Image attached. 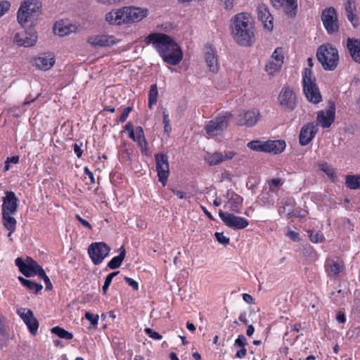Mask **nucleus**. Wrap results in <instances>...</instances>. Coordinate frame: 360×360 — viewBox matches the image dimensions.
I'll use <instances>...</instances> for the list:
<instances>
[{"label": "nucleus", "instance_id": "f257e3e1", "mask_svg": "<svg viewBox=\"0 0 360 360\" xmlns=\"http://www.w3.org/2000/svg\"><path fill=\"white\" fill-rule=\"evenodd\" d=\"M145 41L146 44H152L162 60L169 65H176L183 58L180 46L166 34L151 33Z\"/></svg>", "mask_w": 360, "mask_h": 360}, {"label": "nucleus", "instance_id": "f03ea898", "mask_svg": "<svg viewBox=\"0 0 360 360\" xmlns=\"http://www.w3.org/2000/svg\"><path fill=\"white\" fill-rule=\"evenodd\" d=\"M231 34L234 41L243 46H250L255 42V21L248 13H240L231 20Z\"/></svg>", "mask_w": 360, "mask_h": 360}, {"label": "nucleus", "instance_id": "7ed1b4c3", "mask_svg": "<svg viewBox=\"0 0 360 360\" xmlns=\"http://www.w3.org/2000/svg\"><path fill=\"white\" fill-rule=\"evenodd\" d=\"M316 57L323 68L327 71L334 70L340 59L338 49L330 44L321 45L317 49Z\"/></svg>", "mask_w": 360, "mask_h": 360}, {"label": "nucleus", "instance_id": "20e7f679", "mask_svg": "<svg viewBox=\"0 0 360 360\" xmlns=\"http://www.w3.org/2000/svg\"><path fill=\"white\" fill-rule=\"evenodd\" d=\"M41 4L39 0H24L18 11L17 18L18 22L25 25L27 22H32L41 13Z\"/></svg>", "mask_w": 360, "mask_h": 360}, {"label": "nucleus", "instance_id": "39448f33", "mask_svg": "<svg viewBox=\"0 0 360 360\" xmlns=\"http://www.w3.org/2000/svg\"><path fill=\"white\" fill-rule=\"evenodd\" d=\"M315 82L311 68H304L302 73L304 93L310 102L318 103L321 101V96Z\"/></svg>", "mask_w": 360, "mask_h": 360}, {"label": "nucleus", "instance_id": "423d86ee", "mask_svg": "<svg viewBox=\"0 0 360 360\" xmlns=\"http://www.w3.org/2000/svg\"><path fill=\"white\" fill-rule=\"evenodd\" d=\"M232 117V114L229 112H223L219 114L207 124L205 127L207 134L210 137L220 134L227 128L229 122Z\"/></svg>", "mask_w": 360, "mask_h": 360}, {"label": "nucleus", "instance_id": "0eeeda50", "mask_svg": "<svg viewBox=\"0 0 360 360\" xmlns=\"http://www.w3.org/2000/svg\"><path fill=\"white\" fill-rule=\"evenodd\" d=\"M15 265L19 268L20 271L26 277H31L34 275L39 276V273L44 271L42 267L39 265L32 258L27 257L23 261L20 257L15 260Z\"/></svg>", "mask_w": 360, "mask_h": 360}, {"label": "nucleus", "instance_id": "6e6552de", "mask_svg": "<svg viewBox=\"0 0 360 360\" xmlns=\"http://www.w3.org/2000/svg\"><path fill=\"white\" fill-rule=\"evenodd\" d=\"M110 248L105 243H91L88 248V253L92 262L98 265L109 255Z\"/></svg>", "mask_w": 360, "mask_h": 360}, {"label": "nucleus", "instance_id": "1a4fd4ad", "mask_svg": "<svg viewBox=\"0 0 360 360\" xmlns=\"http://www.w3.org/2000/svg\"><path fill=\"white\" fill-rule=\"evenodd\" d=\"M155 160L158 179L165 186L169 176V158L167 154L157 153Z\"/></svg>", "mask_w": 360, "mask_h": 360}, {"label": "nucleus", "instance_id": "9d476101", "mask_svg": "<svg viewBox=\"0 0 360 360\" xmlns=\"http://www.w3.org/2000/svg\"><path fill=\"white\" fill-rule=\"evenodd\" d=\"M279 105L285 110L292 111L297 104V98L294 91L288 86H283L278 97Z\"/></svg>", "mask_w": 360, "mask_h": 360}, {"label": "nucleus", "instance_id": "9b49d317", "mask_svg": "<svg viewBox=\"0 0 360 360\" xmlns=\"http://www.w3.org/2000/svg\"><path fill=\"white\" fill-rule=\"evenodd\" d=\"M219 216L226 226L233 229H243L249 225V221L246 219L230 212L220 210Z\"/></svg>", "mask_w": 360, "mask_h": 360}, {"label": "nucleus", "instance_id": "f8f14e48", "mask_svg": "<svg viewBox=\"0 0 360 360\" xmlns=\"http://www.w3.org/2000/svg\"><path fill=\"white\" fill-rule=\"evenodd\" d=\"M321 19L323 25L330 34L338 32L339 29L338 16L333 8H328L322 12Z\"/></svg>", "mask_w": 360, "mask_h": 360}, {"label": "nucleus", "instance_id": "ddd939ff", "mask_svg": "<svg viewBox=\"0 0 360 360\" xmlns=\"http://www.w3.org/2000/svg\"><path fill=\"white\" fill-rule=\"evenodd\" d=\"M236 156L233 150L215 151L207 153L205 155V162L210 166H215L223 162L232 160Z\"/></svg>", "mask_w": 360, "mask_h": 360}, {"label": "nucleus", "instance_id": "4468645a", "mask_svg": "<svg viewBox=\"0 0 360 360\" xmlns=\"http://www.w3.org/2000/svg\"><path fill=\"white\" fill-rule=\"evenodd\" d=\"M270 3L274 8L283 11L290 18L296 15L297 0H270Z\"/></svg>", "mask_w": 360, "mask_h": 360}, {"label": "nucleus", "instance_id": "2eb2a0df", "mask_svg": "<svg viewBox=\"0 0 360 360\" xmlns=\"http://www.w3.org/2000/svg\"><path fill=\"white\" fill-rule=\"evenodd\" d=\"M16 312L27 326L30 333L35 335L38 330L39 323L33 312L29 309L22 307L18 309Z\"/></svg>", "mask_w": 360, "mask_h": 360}, {"label": "nucleus", "instance_id": "dca6fc26", "mask_svg": "<svg viewBox=\"0 0 360 360\" xmlns=\"http://www.w3.org/2000/svg\"><path fill=\"white\" fill-rule=\"evenodd\" d=\"M335 116V107L333 104L328 109L320 110L317 113V124L323 128H328L334 122Z\"/></svg>", "mask_w": 360, "mask_h": 360}, {"label": "nucleus", "instance_id": "f3484780", "mask_svg": "<svg viewBox=\"0 0 360 360\" xmlns=\"http://www.w3.org/2000/svg\"><path fill=\"white\" fill-rule=\"evenodd\" d=\"M259 111L258 109L253 108L241 112L238 117V123L240 125L246 127H252L256 124L259 119Z\"/></svg>", "mask_w": 360, "mask_h": 360}, {"label": "nucleus", "instance_id": "a211bd4d", "mask_svg": "<svg viewBox=\"0 0 360 360\" xmlns=\"http://www.w3.org/2000/svg\"><path fill=\"white\" fill-rule=\"evenodd\" d=\"M18 198L13 191H6L3 198L2 214H13L18 207Z\"/></svg>", "mask_w": 360, "mask_h": 360}, {"label": "nucleus", "instance_id": "6ab92c4d", "mask_svg": "<svg viewBox=\"0 0 360 360\" xmlns=\"http://www.w3.org/2000/svg\"><path fill=\"white\" fill-rule=\"evenodd\" d=\"M205 60L210 72L216 73L219 71V63L215 48L210 45L205 46Z\"/></svg>", "mask_w": 360, "mask_h": 360}, {"label": "nucleus", "instance_id": "aec40b11", "mask_svg": "<svg viewBox=\"0 0 360 360\" xmlns=\"http://www.w3.org/2000/svg\"><path fill=\"white\" fill-rule=\"evenodd\" d=\"M318 131L316 125L310 122L304 125L300 132L299 142L301 146H307L315 136Z\"/></svg>", "mask_w": 360, "mask_h": 360}, {"label": "nucleus", "instance_id": "412c9836", "mask_svg": "<svg viewBox=\"0 0 360 360\" xmlns=\"http://www.w3.org/2000/svg\"><path fill=\"white\" fill-rule=\"evenodd\" d=\"M105 20L110 25H120L127 23L125 7L112 10L105 15Z\"/></svg>", "mask_w": 360, "mask_h": 360}, {"label": "nucleus", "instance_id": "4be33fe9", "mask_svg": "<svg viewBox=\"0 0 360 360\" xmlns=\"http://www.w3.org/2000/svg\"><path fill=\"white\" fill-rule=\"evenodd\" d=\"M87 42L93 46H110L117 43L112 35L98 34L88 38Z\"/></svg>", "mask_w": 360, "mask_h": 360}, {"label": "nucleus", "instance_id": "5701e85b", "mask_svg": "<svg viewBox=\"0 0 360 360\" xmlns=\"http://www.w3.org/2000/svg\"><path fill=\"white\" fill-rule=\"evenodd\" d=\"M258 18L264 24V27L268 30L273 29V17L266 4H261L257 7Z\"/></svg>", "mask_w": 360, "mask_h": 360}, {"label": "nucleus", "instance_id": "b1692460", "mask_svg": "<svg viewBox=\"0 0 360 360\" xmlns=\"http://www.w3.org/2000/svg\"><path fill=\"white\" fill-rule=\"evenodd\" d=\"M127 23L139 22L148 15V10L139 7H125Z\"/></svg>", "mask_w": 360, "mask_h": 360}, {"label": "nucleus", "instance_id": "393cba45", "mask_svg": "<svg viewBox=\"0 0 360 360\" xmlns=\"http://www.w3.org/2000/svg\"><path fill=\"white\" fill-rule=\"evenodd\" d=\"M37 41V35L34 32H23L15 36V41L19 46L29 47L34 45Z\"/></svg>", "mask_w": 360, "mask_h": 360}, {"label": "nucleus", "instance_id": "a878e982", "mask_svg": "<svg viewBox=\"0 0 360 360\" xmlns=\"http://www.w3.org/2000/svg\"><path fill=\"white\" fill-rule=\"evenodd\" d=\"M76 30V25L63 20L57 22L53 27L54 33L60 37L67 36L72 32H75Z\"/></svg>", "mask_w": 360, "mask_h": 360}, {"label": "nucleus", "instance_id": "bb28decb", "mask_svg": "<svg viewBox=\"0 0 360 360\" xmlns=\"http://www.w3.org/2000/svg\"><path fill=\"white\" fill-rule=\"evenodd\" d=\"M347 47L352 58L358 63H360V39L347 38Z\"/></svg>", "mask_w": 360, "mask_h": 360}, {"label": "nucleus", "instance_id": "cd10ccee", "mask_svg": "<svg viewBox=\"0 0 360 360\" xmlns=\"http://www.w3.org/2000/svg\"><path fill=\"white\" fill-rule=\"evenodd\" d=\"M356 9L354 2L350 0L346 2L345 5L346 16L354 27H356L359 25V18L356 14Z\"/></svg>", "mask_w": 360, "mask_h": 360}, {"label": "nucleus", "instance_id": "c85d7f7f", "mask_svg": "<svg viewBox=\"0 0 360 360\" xmlns=\"http://www.w3.org/2000/svg\"><path fill=\"white\" fill-rule=\"evenodd\" d=\"M55 64V59L51 56L41 55L34 59V65L39 70H48Z\"/></svg>", "mask_w": 360, "mask_h": 360}, {"label": "nucleus", "instance_id": "c756f323", "mask_svg": "<svg viewBox=\"0 0 360 360\" xmlns=\"http://www.w3.org/2000/svg\"><path fill=\"white\" fill-rule=\"evenodd\" d=\"M266 153L279 154L284 150L286 143L283 140H268L266 141Z\"/></svg>", "mask_w": 360, "mask_h": 360}, {"label": "nucleus", "instance_id": "7c9ffc66", "mask_svg": "<svg viewBox=\"0 0 360 360\" xmlns=\"http://www.w3.org/2000/svg\"><path fill=\"white\" fill-rule=\"evenodd\" d=\"M243 199L237 194H232L227 201L225 207L236 213H240Z\"/></svg>", "mask_w": 360, "mask_h": 360}, {"label": "nucleus", "instance_id": "2f4dec72", "mask_svg": "<svg viewBox=\"0 0 360 360\" xmlns=\"http://www.w3.org/2000/svg\"><path fill=\"white\" fill-rule=\"evenodd\" d=\"M120 255L114 257L108 264V266L111 269H115L120 267L125 257L126 250L123 246L120 248Z\"/></svg>", "mask_w": 360, "mask_h": 360}, {"label": "nucleus", "instance_id": "473e14b6", "mask_svg": "<svg viewBox=\"0 0 360 360\" xmlns=\"http://www.w3.org/2000/svg\"><path fill=\"white\" fill-rule=\"evenodd\" d=\"M4 225L9 231L8 236L10 237L15 229L16 220L11 214H2Z\"/></svg>", "mask_w": 360, "mask_h": 360}, {"label": "nucleus", "instance_id": "72a5a7b5", "mask_svg": "<svg viewBox=\"0 0 360 360\" xmlns=\"http://www.w3.org/2000/svg\"><path fill=\"white\" fill-rule=\"evenodd\" d=\"M20 283L29 290H34L35 293H38L42 289V285L32 281L27 280L21 276L18 277Z\"/></svg>", "mask_w": 360, "mask_h": 360}, {"label": "nucleus", "instance_id": "f704fd0d", "mask_svg": "<svg viewBox=\"0 0 360 360\" xmlns=\"http://www.w3.org/2000/svg\"><path fill=\"white\" fill-rule=\"evenodd\" d=\"M345 184L350 189H360V176L355 175L347 176Z\"/></svg>", "mask_w": 360, "mask_h": 360}, {"label": "nucleus", "instance_id": "c9c22d12", "mask_svg": "<svg viewBox=\"0 0 360 360\" xmlns=\"http://www.w3.org/2000/svg\"><path fill=\"white\" fill-rule=\"evenodd\" d=\"M52 333L56 335L60 338L64 339V340H72L73 338V334L68 332V330H65L63 328H60L59 326H56L52 328L51 329Z\"/></svg>", "mask_w": 360, "mask_h": 360}, {"label": "nucleus", "instance_id": "e433bc0d", "mask_svg": "<svg viewBox=\"0 0 360 360\" xmlns=\"http://www.w3.org/2000/svg\"><path fill=\"white\" fill-rule=\"evenodd\" d=\"M247 146L252 150L266 153V141L254 140L249 142Z\"/></svg>", "mask_w": 360, "mask_h": 360}, {"label": "nucleus", "instance_id": "4c0bfd02", "mask_svg": "<svg viewBox=\"0 0 360 360\" xmlns=\"http://www.w3.org/2000/svg\"><path fill=\"white\" fill-rule=\"evenodd\" d=\"M158 96V90L156 84H153L148 94V108L152 109L153 105L156 104Z\"/></svg>", "mask_w": 360, "mask_h": 360}, {"label": "nucleus", "instance_id": "58836bf2", "mask_svg": "<svg viewBox=\"0 0 360 360\" xmlns=\"http://www.w3.org/2000/svg\"><path fill=\"white\" fill-rule=\"evenodd\" d=\"M281 64L278 63L271 59H269V60L266 65V71L269 75H273L276 72H278L281 70Z\"/></svg>", "mask_w": 360, "mask_h": 360}, {"label": "nucleus", "instance_id": "ea45409f", "mask_svg": "<svg viewBox=\"0 0 360 360\" xmlns=\"http://www.w3.org/2000/svg\"><path fill=\"white\" fill-rule=\"evenodd\" d=\"M283 54V49L281 47H277L273 52L270 59L273 60L274 61H276L278 63L283 65L284 58Z\"/></svg>", "mask_w": 360, "mask_h": 360}, {"label": "nucleus", "instance_id": "a19ab883", "mask_svg": "<svg viewBox=\"0 0 360 360\" xmlns=\"http://www.w3.org/2000/svg\"><path fill=\"white\" fill-rule=\"evenodd\" d=\"M320 169L332 180L335 181L336 178L335 169L327 163H323L319 166Z\"/></svg>", "mask_w": 360, "mask_h": 360}, {"label": "nucleus", "instance_id": "79ce46f5", "mask_svg": "<svg viewBox=\"0 0 360 360\" xmlns=\"http://www.w3.org/2000/svg\"><path fill=\"white\" fill-rule=\"evenodd\" d=\"M310 240L314 243H321L323 240L324 236L323 233L314 231H308Z\"/></svg>", "mask_w": 360, "mask_h": 360}, {"label": "nucleus", "instance_id": "37998d69", "mask_svg": "<svg viewBox=\"0 0 360 360\" xmlns=\"http://www.w3.org/2000/svg\"><path fill=\"white\" fill-rule=\"evenodd\" d=\"M283 184V181L280 178L272 179L269 181V190L271 192H276L278 188Z\"/></svg>", "mask_w": 360, "mask_h": 360}, {"label": "nucleus", "instance_id": "c03bdc74", "mask_svg": "<svg viewBox=\"0 0 360 360\" xmlns=\"http://www.w3.org/2000/svg\"><path fill=\"white\" fill-rule=\"evenodd\" d=\"M119 272L118 271H116V272H112V273H110V274H108L106 278H105V283H104V285L102 288V291L105 294L109 286L110 285L111 283H112V278L118 274Z\"/></svg>", "mask_w": 360, "mask_h": 360}, {"label": "nucleus", "instance_id": "a18cd8bd", "mask_svg": "<svg viewBox=\"0 0 360 360\" xmlns=\"http://www.w3.org/2000/svg\"><path fill=\"white\" fill-rule=\"evenodd\" d=\"M137 143L141 149V153L148 155V143L146 138H142L141 140L138 141Z\"/></svg>", "mask_w": 360, "mask_h": 360}, {"label": "nucleus", "instance_id": "49530a36", "mask_svg": "<svg viewBox=\"0 0 360 360\" xmlns=\"http://www.w3.org/2000/svg\"><path fill=\"white\" fill-rule=\"evenodd\" d=\"M248 344L247 339L243 335H240L235 340L234 347H245V345Z\"/></svg>", "mask_w": 360, "mask_h": 360}, {"label": "nucleus", "instance_id": "de8ad7c7", "mask_svg": "<svg viewBox=\"0 0 360 360\" xmlns=\"http://www.w3.org/2000/svg\"><path fill=\"white\" fill-rule=\"evenodd\" d=\"M134 132H135V134H134L133 138H131V139H133L136 142L141 140L142 138L145 137L143 129L140 126L136 127Z\"/></svg>", "mask_w": 360, "mask_h": 360}, {"label": "nucleus", "instance_id": "09e8293b", "mask_svg": "<svg viewBox=\"0 0 360 360\" xmlns=\"http://www.w3.org/2000/svg\"><path fill=\"white\" fill-rule=\"evenodd\" d=\"M163 123L165 131L169 134L172 131V127L169 124V115L166 111L163 112Z\"/></svg>", "mask_w": 360, "mask_h": 360}, {"label": "nucleus", "instance_id": "8fccbe9b", "mask_svg": "<svg viewBox=\"0 0 360 360\" xmlns=\"http://www.w3.org/2000/svg\"><path fill=\"white\" fill-rule=\"evenodd\" d=\"M85 318L90 321L91 324L94 326H96L98 324V315L94 314L89 311L86 312L85 314Z\"/></svg>", "mask_w": 360, "mask_h": 360}, {"label": "nucleus", "instance_id": "3c124183", "mask_svg": "<svg viewBox=\"0 0 360 360\" xmlns=\"http://www.w3.org/2000/svg\"><path fill=\"white\" fill-rule=\"evenodd\" d=\"M11 4L8 1H0V18L9 10Z\"/></svg>", "mask_w": 360, "mask_h": 360}, {"label": "nucleus", "instance_id": "603ef678", "mask_svg": "<svg viewBox=\"0 0 360 360\" xmlns=\"http://www.w3.org/2000/svg\"><path fill=\"white\" fill-rule=\"evenodd\" d=\"M39 277L44 280L46 284V290H51L53 288V285L49 278L46 275L44 271H41V272L39 273Z\"/></svg>", "mask_w": 360, "mask_h": 360}, {"label": "nucleus", "instance_id": "864d4df0", "mask_svg": "<svg viewBox=\"0 0 360 360\" xmlns=\"http://www.w3.org/2000/svg\"><path fill=\"white\" fill-rule=\"evenodd\" d=\"M342 270V265L335 262H333L330 265V271L334 275L338 274Z\"/></svg>", "mask_w": 360, "mask_h": 360}, {"label": "nucleus", "instance_id": "5fc2aeb1", "mask_svg": "<svg viewBox=\"0 0 360 360\" xmlns=\"http://www.w3.org/2000/svg\"><path fill=\"white\" fill-rule=\"evenodd\" d=\"M215 237L217 238V240L222 245H226L229 243V238L225 236L223 233H215Z\"/></svg>", "mask_w": 360, "mask_h": 360}, {"label": "nucleus", "instance_id": "6e6d98bb", "mask_svg": "<svg viewBox=\"0 0 360 360\" xmlns=\"http://www.w3.org/2000/svg\"><path fill=\"white\" fill-rule=\"evenodd\" d=\"M220 5L226 10L231 11L234 6V0H219Z\"/></svg>", "mask_w": 360, "mask_h": 360}, {"label": "nucleus", "instance_id": "4d7b16f0", "mask_svg": "<svg viewBox=\"0 0 360 360\" xmlns=\"http://www.w3.org/2000/svg\"><path fill=\"white\" fill-rule=\"evenodd\" d=\"M146 333L150 338L154 340H160L162 339V335L159 334L158 333L154 331L151 328H146L145 329Z\"/></svg>", "mask_w": 360, "mask_h": 360}, {"label": "nucleus", "instance_id": "13d9d810", "mask_svg": "<svg viewBox=\"0 0 360 360\" xmlns=\"http://www.w3.org/2000/svg\"><path fill=\"white\" fill-rule=\"evenodd\" d=\"M132 108L131 107H126L123 109L122 112L120 117V122H124L127 118L128 117L129 113L131 112Z\"/></svg>", "mask_w": 360, "mask_h": 360}, {"label": "nucleus", "instance_id": "bf43d9fd", "mask_svg": "<svg viewBox=\"0 0 360 360\" xmlns=\"http://www.w3.org/2000/svg\"><path fill=\"white\" fill-rule=\"evenodd\" d=\"M124 280L126 281V282L130 285L132 287V288L135 290H137L138 288H139V284L136 281H135L134 280H133L132 278H129V277H127L125 276L124 277Z\"/></svg>", "mask_w": 360, "mask_h": 360}, {"label": "nucleus", "instance_id": "052dcab7", "mask_svg": "<svg viewBox=\"0 0 360 360\" xmlns=\"http://www.w3.org/2000/svg\"><path fill=\"white\" fill-rule=\"evenodd\" d=\"M125 129L128 131L129 136L130 138H133L135 132V129H134V126L131 122H127L125 125Z\"/></svg>", "mask_w": 360, "mask_h": 360}, {"label": "nucleus", "instance_id": "680f3d73", "mask_svg": "<svg viewBox=\"0 0 360 360\" xmlns=\"http://www.w3.org/2000/svg\"><path fill=\"white\" fill-rule=\"evenodd\" d=\"M82 146V143H80V144L75 143L74 146H73L74 152L78 158H81L82 155L83 150L81 148Z\"/></svg>", "mask_w": 360, "mask_h": 360}, {"label": "nucleus", "instance_id": "e2e57ef3", "mask_svg": "<svg viewBox=\"0 0 360 360\" xmlns=\"http://www.w3.org/2000/svg\"><path fill=\"white\" fill-rule=\"evenodd\" d=\"M75 217L84 226L90 230L92 229L91 225L86 219L82 218L79 214H77Z\"/></svg>", "mask_w": 360, "mask_h": 360}, {"label": "nucleus", "instance_id": "0e129e2a", "mask_svg": "<svg viewBox=\"0 0 360 360\" xmlns=\"http://www.w3.org/2000/svg\"><path fill=\"white\" fill-rule=\"evenodd\" d=\"M286 236L294 241H297L299 239V233L291 230L288 231Z\"/></svg>", "mask_w": 360, "mask_h": 360}, {"label": "nucleus", "instance_id": "69168bd1", "mask_svg": "<svg viewBox=\"0 0 360 360\" xmlns=\"http://www.w3.org/2000/svg\"><path fill=\"white\" fill-rule=\"evenodd\" d=\"M247 354V349L245 347H240V349L238 350L236 353V356L237 358L241 359L244 357Z\"/></svg>", "mask_w": 360, "mask_h": 360}, {"label": "nucleus", "instance_id": "338daca9", "mask_svg": "<svg viewBox=\"0 0 360 360\" xmlns=\"http://www.w3.org/2000/svg\"><path fill=\"white\" fill-rule=\"evenodd\" d=\"M336 319L338 323H344L346 321V317L344 313L339 311L337 314Z\"/></svg>", "mask_w": 360, "mask_h": 360}, {"label": "nucleus", "instance_id": "774afa93", "mask_svg": "<svg viewBox=\"0 0 360 360\" xmlns=\"http://www.w3.org/2000/svg\"><path fill=\"white\" fill-rule=\"evenodd\" d=\"M243 299L248 304H252L253 303V297L250 295H249V294L244 293L243 295Z\"/></svg>", "mask_w": 360, "mask_h": 360}]
</instances>
